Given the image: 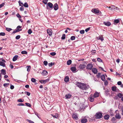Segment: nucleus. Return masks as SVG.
I'll list each match as a JSON object with an SVG mask.
<instances>
[{"instance_id": "nucleus-1", "label": "nucleus", "mask_w": 123, "mask_h": 123, "mask_svg": "<svg viewBox=\"0 0 123 123\" xmlns=\"http://www.w3.org/2000/svg\"><path fill=\"white\" fill-rule=\"evenodd\" d=\"M89 87L90 86H86L85 84L82 83L80 88L82 90H87Z\"/></svg>"}, {"instance_id": "nucleus-2", "label": "nucleus", "mask_w": 123, "mask_h": 123, "mask_svg": "<svg viewBox=\"0 0 123 123\" xmlns=\"http://www.w3.org/2000/svg\"><path fill=\"white\" fill-rule=\"evenodd\" d=\"M53 4L50 2H48L46 6V8L47 9L51 10L53 9Z\"/></svg>"}, {"instance_id": "nucleus-3", "label": "nucleus", "mask_w": 123, "mask_h": 123, "mask_svg": "<svg viewBox=\"0 0 123 123\" xmlns=\"http://www.w3.org/2000/svg\"><path fill=\"white\" fill-rule=\"evenodd\" d=\"M95 116L96 118L100 119L102 117V114L100 112H98L96 113L95 115Z\"/></svg>"}, {"instance_id": "nucleus-4", "label": "nucleus", "mask_w": 123, "mask_h": 123, "mask_svg": "<svg viewBox=\"0 0 123 123\" xmlns=\"http://www.w3.org/2000/svg\"><path fill=\"white\" fill-rule=\"evenodd\" d=\"M86 62L85 61H83L82 62V64H80L78 67V68L80 69H83L85 68L86 66L85 64L86 63Z\"/></svg>"}, {"instance_id": "nucleus-5", "label": "nucleus", "mask_w": 123, "mask_h": 123, "mask_svg": "<svg viewBox=\"0 0 123 123\" xmlns=\"http://www.w3.org/2000/svg\"><path fill=\"white\" fill-rule=\"evenodd\" d=\"M115 113L116 114L115 115L116 118L118 119H120L121 117V116L120 114V113L117 110L116 111Z\"/></svg>"}, {"instance_id": "nucleus-6", "label": "nucleus", "mask_w": 123, "mask_h": 123, "mask_svg": "<svg viewBox=\"0 0 123 123\" xmlns=\"http://www.w3.org/2000/svg\"><path fill=\"white\" fill-rule=\"evenodd\" d=\"M93 66L91 63L88 64L86 66V68L88 70H91Z\"/></svg>"}, {"instance_id": "nucleus-7", "label": "nucleus", "mask_w": 123, "mask_h": 123, "mask_svg": "<svg viewBox=\"0 0 123 123\" xmlns=\"http://www.w3.org/2000/svg\"><path fill=\"white\" fill-rule=\"evenodd\" d=\"M94 97L93 95H91L89 98V101L91 102H93L94 100Z\"/></svg>"}, {"instance_id": "nucleus-8", "label": "nucleus", "mask_w": 123, "mask_h": 123, "mask_svg": "<svg viewBox=\"0 0 123 123\" xmlns=\"http://www.w3.org/2000/svg\"><path fill=\"white\" fill-rule=\"evenodd\" d=\"M47 33L49 36L52 35V31L50 29H49L47 30Z\"/></svg>"}, {"instance_id": "nucleus-9", "label": "nucleus", "mask_w": 123, "mask_h": 123, "mask_svg": "<svg viewBox=\"0 0 123 123\" xmlns=\"http://www.w3.org/2000/svg\"><path fill=\"white\" fill-rule=\"evenodd\" d=\"M92 12L96 14L98 13L99 12V11L98 10L95 9H93L92 10Z\"/></svg>"}, {"instance_id": "nucleus-10", "label": "nucleus", "mask_w": 123, "mask_h": 123, "mask_svg": "<svg viewBox=\"0 0 123 123\" xmlns=\"http://www.w3.org/2000/svg\"><path fill=\"white\" fill-rule=\"evenodd\" d=\"M109 8H111V11H113L115 9H117V8H118V7H115L114 6H110Z\"/></svg>"}, {"instance_id": "nucleus-11", "label": "nucleus", "mask_w": 123, "mask_h": 123, "mask_svg": "<svg viewBox=\"0 0 123 123\" xmlns=\"http://www.w3.org/2000/svg\"><path fill=\"white\" fill-rule=\"evenodd\" d=\"M92 72L93 73L95 74H97L98 72V70L97 69L95 68H92Z\"/></svg>"}, {"instance_id": "nucleus-12", "label": "nucleus", "mask_w": 123, "mask_h": 123, "mask_svg": "<svg viewBox=\"0 0 123 123\" xmlns=\"http://www.w3.org/2000/svg\"><path fill=\"white\" fill-rule=\"evenodd\" d=\"M87 121V120L86 118H82L81 120V122L82 123H85Z\"/></svg>"}, {"instance_id": "nucleus-13", "label": "nucleus", "mask_w": 123, "mask_h": 123, "mask_svg": "<svg viewBox=\"0 0 123 123\" xmlns=\"http://www.w3.org/2000/svg\"><path fill=\"white\" fill-rule=\"evenodd\" d=\"M53 7L55 10H56L58 9V6L57 3H56L54 4Z\"/></svg>"}, {"instance_id": "nucleus-14", "label": "nucleus", "mask_w": 123, "mask_h": 123, "mask_svg": "<svg viewBox=\"0 0 123 123\" xmlns=\"http://www.w3.org/2000/svg\"><path fill=\"white\" fill-rule=\"evenodd\" d=\"M82 84V83H80L78 82H77L76 83V85H77V86L79 87L80 88Z\"/></svg>"}, {"instance_id": "nucleus-15", "label": "nucleus", "mask_w": 123, "mask_h": 123, "mask_svg": "<svg viewBox=\"0 0 123 123\" xmlns=\"http://www.w3.org/2000/svg\"><path fill=\"white\" fill-rule=\"evenodd\" d=\"M72 117L74 119L77 120V119L78 118V117L77 116V114H73L72 115Z\"/></svg>"}, {"instance_id": "nucleus-16", "label": "nucleus", "mask_w": 123, "mask_h": 123, "mask_svg": "<svg viewBox=\"0 0 123 123\" xmlns=\"http://www.w3.org/2000/svg\"><path fill=\"white\" fill-rule=\"evenodd\" d=\"M104 24L105 25L107 26H110L111 25V23L109 22H104Z\"/></svg>"}, {"instance_id": "nucleus-17", "label": "nucleus", "mask_w": 123, "mask_h": 123, "mask_svg": "<svg viewBox=\"0 0 123 123\" xmlns=\"http://www.w3.org/2000/svg\"><path fill=\"white\" fill-rule=\"evenodd\" d=\"M42 74L43 75H46L48 74V72L45 70H43L42 72Z\"/></svg>"}, {"instance_id": "nucleus-18", "label": "nucleus", "mask_w": 123, "mask_h": 123, "mask_svg": "<svg viewBox=\"0 0 123 123\" xmlns=\"http://www.w3.org/2000/svg\"><path fill=\"white\" fill-rule=\"evenodd\" d=\"M64 81L65 82H67L69 81V79L68 76H66L64 79Z\"/></svg>"}, {"instance_id": "nucleus-19", "label": "nucleus", "mask_w": 123, "mask_h": 123, "mask_svg": "<svg viewBox=\"0 0 123 123\" xmlns=\"http://www.w3.org/2000/svg\"><path fill=\"white\" fill-rule=\"evenodd\" d=\"M110 116L108 114H106L104 116V118L105 119L108 120L109 119Z\"/></svg>"}, {"instance_id": "nucleus-20", "label": "nucleus", "mask_w": 123, "mask_h": 123, "mask_svg": "<svg viewBox=\"0 0 123 123\" xmlns=\"http://www.w3.org/2000/svg\"><path fill=\"white\" fill-rule=\"evenodd\" d=\"M22 29H17L15 30V31H14L12 33H13V34L19 31H20L22 30Z\"/></svg>"}, {"instance_id": "nucleus-21", "label": "nucleus", "mask_w": 123, "mask_h": 123, "mask_svg": "<svg viewBox=\"0 0 123 123\" xmlns=\"http://www.w3.org/2000/svg\"><path fill=\"white\" fill-rule=\"evenodd\" d=\"M101 78V80L103 81H105V76L103 74L102 75H101L100 77Z\"/></svg>"}, {"instance_id": "nucleus-22", "label": "nucleus", "mask_w": 123, "mask_h": 123, "mask_svg": "<svg viewBox=\"0 0 123 123\" xmlns=\"http://www.w3.org/2000/svg\"><path fill=\"white\" fill-rule=\"evenodd\" d=\"M18 56V55H15L13 58L12 59L13 61H15L17 59Z\"/></svg>"}, {"instance_id": "nucleus-23", "label": "nucleus", "mask_w": 123, "mask_h": 123, "mask_svg": "<svg viewBox=\"0 0 123 123\" xmlns=\"http://www.w3.org/2000/svg\"><path fill=\"white\" fill-rule=\"evenodd\" d=\"M99 94L97 92H96L93 95L95 98H96L98 97L99 96Z\"/></svg>"}, {"instance_id": "nucleus-24", "label": "nucleus", "mask_w": 123, "mask_h": 123, "mask_svg": "<svg viewBox=\"0 0 123 123\" xmlns=\"http://www.w3.org/2000/svg\"><path fill=\"white\" fill-rule=\"evenodd\" d=\"M1 73L4 75H5L6 74V71L4 69H2L1 70Z\"/></svg>"}, {"instance_id": "nucleus-25", "label": "nucleus", "mask_w": 123, "mask_h": 123, "mask_svg": "<svg viewBox=\"0 0 123 123\" xmlns=\"http://www.w3.org/2000/svg\"><path fill=\"white\" fill-rule=\"evenodd\" d=\"M71 96H72L71 95L68 94L65 95V97L66 98L68 99L71 98Z\"/></svg>"}, {"instance_id": "nucleus-26", "label": "nucleus", "mask_w": 123, "mask_h": 123, "mask_svg": "<svg viewBox=\"0 0 123 123\" xmlns=\"http://www.w3.org/2000/svg\"><path fill=\"white\" fill-rule=\"evenodd\" d=\"M117 96L119 97V98H121L123 96V94L122 93H119L117 94Z\"/></svg>"}, {"instance_id": "nucleus-27", "label": "nucleus", "mask_w": 123, "mask_h": 123, "mask_svg": "<svg viewBox=\"0 0 123 123\" xmlns=\"http://www.w3.org/2000/svg\"><path fill=\"white\" fill-rule=\"evenodd\" d=\"M71 70L73 72L75 71L76 70V68L75 67H72L71 68Z\"/></svg>"}, {"instance_id": "nucleus-28", "label": "nucleus", "mask_w": 123, "mask_h": 123, "mask_svg": "<svg viewBox=\"0 0 123 123\" xmlns=\"http://www.w3.org/2000/svg\"><path fill=\"white\" fill-rule=\"evenodd\" d=\"M0 65L3 67H5L6 66L5 63L1 61H0Z\"/></svg>"}, {"instance_id": "nucleus-29", "label": "nucleus", "mask_w": 123, "mask_h": 123, "mask_svg": "<svg viewBox=\"0 0 123 123\" xmlns=\"http://www.w3.org/2000/svg\"><path fill=\"white\" fill-rule=\"evenodd\" d=\"M27 68V71L28 72H30L31 68V66H27L26 67Z\"/></svg>"}, {"instance_id": "nucleus-30", "label": "nucleus", "mask_w": 123, "mask_h": 123, "mask_svg": "<svg viewBox=\"0 0 123 123\" xmlns=\"http://www.w3.org/2000/svg\"><path fill=\"white\" fill-rule=\"evenodd\" d=\"M116 88L117 87L115 86H112L111 88L112 90L113 91H116Z\"/></svg>"}, {"instance_id": "nucleus-31", "label": "nucleus", "mask_w": 123, "mask_h": 123, "mask_svg": "<svg viewBox=\"0 0 123 123\" xmlns=\"http://www.w3.org/2000/svg\"><path fill=\"white\" fill-rule=\"evenodd\" d=\"M119 22V20L118 19H115L114 21V23L115 25L116 24L118 23Z\"/></svg>"}, {"instance_id": "nucleus-32", "label": "nucleus", "mask_w": 123, "mask_h": 123, "mask_svg": "<svg viewBox=\"0 0 123 123\" xmlns=\"http://www.w3.org/2000/svg\"><path fill=\"white\" fill-rule=\"evenodd\" d=\"M72 63V61L71 60H68L67 62V64L68 65H69L71 64Z\"/></svg>"}, {"instance_id": "nucleus-33", "label": "nucleus", "mask_w": 123, "mask_h": 123, "mask_svg": "<svg viewBox=\"0 0 123 123\" xmlns=\"http://www.w3.org/2000/svg\"><path fill=\"white\" fill-rule=\"evenodd\" d=\"M23 6L25 7H28V5L26 2L24 4Z\"/></svg>"}, {"instance_id": "nucleus-34", "label": "nucleus", "mask_w": 123, "mask_h": 123, "mask_svg": "<svg viewBox=\"0 0 123 123\" xmlns=\"http://www.w3.org/2000/svg\"><path fill=\"white\" fill-rule=\"evenodd\" d=\"M25 93L28 96H29L30 95V93L27 91H25Z\"/></svg>"}, {"instance_id": "nucleus-35", "label": "nucleus", "mask_w": 123, "mask_h": 123, "mask_svg": "<svg viewBox=\"0 0 123 123\" xmlns=\"http://www.w3.org/2000/svg\"><path fill=\"white\" fill-rule=\"evenodd\" d=\"M18 3L20 6H23L24 4L22 2H21L19 1H18Z\"/></svg>"}, {"instance_id": "nucleus-36", "label": "nucleus", "mask_w": 123, "mask_h": 123, "mask_svg": "<svg viewBox=\"0 0 123 123\" xmlns=\"http://www.w3.org/2000/svg\"><path fill=\"white\" fill-rule=\"evenodd\" d=\"M21 53L22 54H27V52L26 51H22L21 52Z\"/></svg>"}, {"instance_id": "nucleus-37", "label": "nucleus", "mask_w": 123, "mask_h": 123, "mask_svg": "<svg viewBox=\"0 0 123 123\" xmlns=\"http://www.w3.org/2000/svg\"><path fill=\"white\" fill-rule=\"evenodd\" d=\"M65 36L66 35L65 34H63L61 38V39L63 40L65 38Z\"/></svg>"}, {"instance_id": "nucleus-38", "label": "nucleus", "mask_w": 123, "mask_h": 123, "mask_svg": "<svg viewBox=\"0 0 123 123\" xmlns=\"http://www.w3.org/2000/svg\"><path fill=\"white\" fill-rule=\"evenodd\" d=\"M48 0H43V2L45 4H47Z\"/></svg>"}, {"instance_id": "nucleus-39", "label": "nucleus", "mask_w": 123, "mask_h": 123, "mask_svg": "<svg viewBox=\"0 0 123 123\" xmlns=\"http://www.w3.org/2000/svg\"><path fill=\"white\" fill-rule=\"evenodd\" d=\"M26 120L29 123H34L33 121L28 119H27Z\"/></svg>"}, {"instance_id": "nucleus-40", "label": "nucleus", "mask_w": 123, "mask_h": 123, "mask_svg": "<svg viewBox=\"0 0 123 123\" xmlns=\"http://www.w3.org/2000/svg\"><path fill=\"white\" fill-rule=\"evenodd\" d=\"M24 101V99H22L21 98L19 99L18 100V102H23Z\"/></svg>"}, {"instance_id": "nucleus-41", "label": "nucleus", "mask_w": 123, "mask_h": 123, "mask_svg": "<svg viewBox=\"0 0 123 123\" xmlns=\"http://www.w3.org/2000/svg\"><path fill=\"white\" fill-rule=\"evenodd\" d=\"M6 30L8 31H10L12 30L11 28H6Z\"/></svg>"}, {"instance_id": "nucleus-42", "label": "nucleus", "mask_w": 123, "mask_h": 123, "mask_svg": "<svg viewBox=\"0 0 123 123\" xmlns=\"http://www.w3.org/2000/svg\"><path fill=\"white\" fill-rule=\"evenodd\" d=\"M39 81L42 84H45L44 80H40Z\"/></svg>"}, {"instance_id": "nucleus-43", "label": "nucleus", "mask_w": 123, "mask_h": 123, "mask_svg": "<svg viewBox=\"0 0 123 123\" xmlns=\"http://www.w3.org/2000/svg\"><path fill=\"white\" fill-rule=\"evenodd\" d=\"M6 34L4 32H1L0 33V36H4Z\"/></svg>"}, {"instance_id": "nucleus-44", "label": "nucleus", "mask_w": 123, "mask_h": 123, "mask_svg": "<svg viewBox=\"0 0 123 123\" xmlns=\"http://www.w3.org/2000/svg\"><path fill=\"white\" fill-rule=\"evenodd\" d=\"M56 54V53L54 52H53L50 53V55L52 56L55 55Z\"/></svg>"}, {"instance_id": "nucleus-45", "label": "nucleus", "mask_w": 123, "mask_h": 123, "mask_svg": "<svg viewBox=\"0 0 123 123\" xmlns=\"http://www.w3.org/2000/svg\"><path fill=\"white\" fill-rule=\"evenodd\" d=\"M54 63H53L52 62H51L50 63H49L48 65L49 67H51L52 65H54Z\"/></svg>"}, {"instance_id": "nucleus-46", "label": "nucleus", "mask_w": 123, "mask_h": 123, "mask_svg": "<svg viewBox=\"0 0 123 123\" xmlns=\"http://www.w3.org/2000/svg\"><path fill=\"white\" fill-rule=\"evenodd\" d=\"M80 32L81 34H83L84 33L85 31L84 30H80Z\"/></svg>"}, {"instance_id": "nucleus-47", "label": "nucleus", "mask_w": 123, "mask_h": 123, "mask_svg": "<svg viewBox=\"0 0 123 123\" xmlns=\"http://www.w3.org/2000/svg\"><path fill=\"white\" fill-rule=\"evenodd\" d=\"M25 104H26V105L28 106L29 107H31V105L29 103H25Z\"/></svg>"}, {"instance_id": "nucleus-48", "label": "nucleus", "mask_w": 123, "mask_h": 123, "mask_svg": "<svg viewBox=\"0 0 123 123\" xmlns=\"http://www.w3.org/2000/svg\"><path fill=\"white\" fill-rule=\"evenodd\" d=\"M75 37L74 36H73L71 37V40H75Z\"/></svg>"}, {"instance_id": "nucleus-49", "label": "nucleus", "mask_w": 123, "mask_h": 123, "mask_svg": "<svg viewBox=\"0 0 123 123\" xmlns=\"http://www.w3.org/2000/svg\"><path fill=\"white\" fill-rule=\"evenodd\" d=\"M101 74V73H98V74L96 75L97 78H99L100 77Z\"/></svg>"}, {"instance_id": "nucleus-50", "label": "nucleus", "mask_w": 123, "mask_h": 123, "mask_svg": "<svg viewBox=\"0 0 123 123\" xmlns=\"http://www.w3.org/2000/svg\"><path fill=\"white\" fill-rule=\"evenodd\" d=\"M43 64L45 66H46L48 64V62L47 61H44L43 62Z\"/></svg>"}, {"instance_id": "nucleus-51", "label": "nucleus", "mask_w": 123, "mask_h": 123, "mask_svg": "<svg viewBox=\"0 0 123 123\" xmlns=\"http://www.w3.org/2000/svg\"><path fill=\"white\" fill-rule=\"evenodd\" d=\"M32 32L31 29H29L28 31V33L29 34H31Z\"/></svg>"}, {"instance_id": "nucleus-52", "label": "nucleus", "mask_w": 123, "mask_h": 123, "mask_svg": "<svg viewBox=\"0 0 123 123\" xmlns=\"http://www.w3.org/2000/svg\"><path fill=\"white\" fill-rule=\"evenodd\" d=\"M20 37V35L17 36L15 37V38L17 39H19Z\"/></svg>"}, {"instance_id": "nucleus-53", "label": "nucleus", "mask_w": 123, "mask_h": 123, "mask_svg": "<svg viewBox=\"0 0 123 123\" xmlns=\"http://www.w3.org/2000/svg\"><path fill=\"white\" fill-rule=\"evenodd\" d=\"M31 81L33 82H34L36 81V80L34 78H32L31 79Z\"/></svg>"}, {"instance_id": "nucleus-54", "label": "nucleus", "mask_w": 123, "mask_h": 123, "mask_svg": "<svg viewBox=\"0 0 123 123\" xmlns=\"http://www.w3.org/2000/svg\"><path fill=\"white\" fill-rule=\"evenodd\" d=\"M9 83H5L4 84L3 86H4L5 87H7L8 85H9Z\"/></svg>"}, {"instance_id": "nucleus-55", "label": "nucleus", "mask_w": 123, "mask_h": 123, "mask_svg": "<svg viewBox=\"0 0 123 123\" xmlns=\"http://www.w3.org/2000/svg\"><path fill=\"white\" fill-rule=\"evenodd\" d=\"M19 10L20 11H23L24 10V8L23 6H22L20 8Z\"/></svg>"}, {"instance_id": "nucleus-56", "label": "nucleus", "mask_w": 123, "mask_h": 123, "mask_svg": "<svg viewBox=\"0 0 123 123\" xmlns=\"http://www.w3.org/2000/svg\"><path fill=\"white\" fill-rule=\"evenodd\" d=\"M116 120V118L114 117H113L111 119V121L112 122L115 121Z\"/></svg>"}, {"instance_id": "nucleus-57", "label": "nucleus", "mask_w": 123, "mask_h": 123, "mask_svg": "<svg viewBox=\"0 0 123 123\" xmlns=\"http://www.w3.org/2000/svg\"><path fill=\"white\" fill-rule=\"evenodd\" d=\"M90 28V27H89V28H88L86 29L85 30V31L86 32H87V31H89V30Z\"/></svg>"}, {"instance_id": "nucleus-58", "label": "nucleus", "mask_w": 123, "mask_h": 123, "mask_svg": "<svg viewBox=\"0 0 123 123\" xmlns=\"http://www.w3.org/2000/svg\"><path fill=\"white\" fill-rule=\"evenodd\" d=\"M97 61L100 62H102V60L100 58H98L97 59Z\"/></svg>"}, {"instance_id": "nucleus-59", "label": "nucleus", "mask_w": 123, "mask_h": 123, "mask_svg": "<svg viewBox=\"0 0 123 123\" xmlns=\"http://www.w3.org/2000/svg\"><path fill=\"white\" fill-rule=\"evenodd\" d=\"M17 105L19 106H24V104L22 103H19Z\"/></svg>"}, {"instance_id": "nucleus-60", "label": "nucleus", "mask_w": 123, "mask_h": 123, "mask_svg": "<svg viewBox=\"0 0 123 123\" xmlns=\"http://www.w3.org/2000/svg\"><path fill=\"white\" fill-rule=\"evenodd\" d=\"M17 17L18 18H21V17L20 15L18 13L16 15Z\"/></svg>"}, {"instance_id": "nucleus-61", "label": "nucleus", "mask_w": 123, "mask_h": 123, "mask_svg": "<svg viewBox=\"0 0 123 123\" xmlns=\"http://www.w3.org/2000/svg\"><path fill=\"white\" fill-rule=\"evenodd\" d=\"M99 39L101 40L102 41L104 40V38L101 37H99Z\"/></svg>"}, {"instance_id": "nucleus-62", "label": "nucleus", "mask_w": 123, "mask_h": 123, "mask_svg": "<svg viewBox=\"0 0 123 123\" xmlns=\"http://www.w3.org/2000/svg\"><path fill=\"white\" fill-rule=\"evenodd\" d=\"M14 88V87L12 85H11L10 88L11 89H13Z\"/></svg>"}, {"instance_id": "nucleus-63", "label": "nucleus", "mask_w": 123, "mask_h": 123, "mask_svg": "<svg viewBox=\"0 0 123 123\" xmlns=\"http://www.w3.org/2000/svg\"><path fill=\"white\" fill-rule=\"evenodd\" d=\"M49 79H47L46 80H44L45 83V84L47 82L49 81Z\"/></svg>"}, {"instance_id": "nucleus-64", "label": "nucleus", "mask_w": 123, "mask_h": 123, "mask_svg": "<svg viewBox=\"0 0 123 123\" xmlns=\"http://www.w3.org/2000/svg\"><path fill=\"white\" fill-rule=\"evenodd\" d=\"M4 5V3H2L0 5V8H1Z\"/></svg>"}]
</instances>
